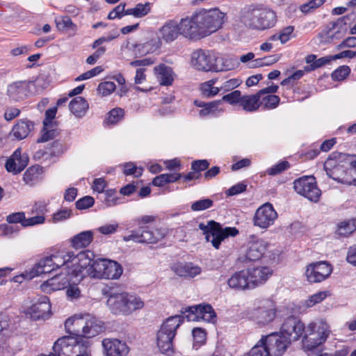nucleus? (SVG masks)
Returning a JSON list of instances; mask_svg holds the SVG:
<instances>
[{
  "mask_svg": "<svg viewBox=\"0 0 356 356\" xmlns=\"http://www.w3.org/2000/svg\"><path fill=\"white\" fill-rule=\"evenodd\" d=\"M29 314L34 321L47 319L51 316V304L49 298L44 296L29 308Z\"/></svg>",
  "mask_w": 356,
  "mask_h": 356,
  "instance_id": "412c9836",
  "label": "nucleus"
},
{
  "mask_svg": "<svg viewBox=\"0 0 356 356\" xmlns=\"http://www.w3.org/2000/svg\"><path fill=\"white\" fill-rule=\"evenodd\" d=\"M19 155V148H17L13 154L7 159L5 167L8 172H12L13 175L19 174L15 157L17 158Z\"/></svg>",
  "mask_w": 356,
  "mask_h": 356,
  "instance_id": "4d7b16f0",
  "label": "nucleus"
},
{
  "mask_svg": "<svg viewBox=\"0 0 356 356\" xmlns=\"http://www.w3.org/2000/svg\"><path fill=\"white\" fill-rule=\"evenodd\" d=\"M280 98L275 95H265L260 99V107L263 110L275 108L280 104Z\"/></svg>",
  "mask_w": 356,
  "mask_h": 356,
  "instance_id": "37998d69",
  "label": "nucleus"
},
{
  "mask_svg": "<svg viewBox=\"0 0 356 356\" xmlns=\"http://www.w3.org/2000/svg\"><path fill=\"white\" fill-rule=\"evenodd\" d=\"M250 273V283L252 289L264 284L272 275L273 270L268 266L248 268Z\"/></svg>",
  "mask_w": 356,
  "mask_h": 356,
  "instance_id": "393cba45",
  "label": "nucleus"
},
{
  "mask_svg": "<svg viewBox=\"0 0 356 356\" xmlns=\"http://www.w3.org/2000/svg\"><path fill=\"white\" fill-rule=\"evenodd\" d=\"M102 346L106 356H125L128 353L126 343L118 339H104Z\"/></svg>",
  "mask_w": 356,
  "mask_h": 356,
  "instance_id": "a878e982",
  "label": "nucleus"
},
{
  "mask_svg": "<svg viewBox=\"0 0 356 356\" xmlns=\"http://www.w3.org/2000/svg\"><path fill=\"white\" fill-rule=\"evenodd\" d=\"M306 327L298 318L290 316L286 318L282 327L281 332L287 338L291 339V341H298L299 339L303 337Z\"/></svg>",
  "mask_w": 356,
  "mask_h": 356,
  "instance_id": "2eb2a0df",
  "label": "nucleus"
},
{
  "mask_svg": "<svg viewBox=\"0 0 356 356\" xmlns=\"http://www.w3.org/2000/svg\"><path fill=\"white\" fill-rule=\"evenodd\" d=\"M221 103L222 100H216L208 102L203 108L199 111V115L201 118H205L209 115H216V113L217 111H222V109H218V106Z\"/></svg>",
  "mask_w": 356,
  "mask_h": 356,
  "instance_id": "c03bdc74",
  "label": "nucleus"
},
{
  "mask_svg": "<svg viewBox=\"0 0 356 356\" xmlns=\"http://www.w3.org/2000/svg\"><path fill=\"white\" fill-rule=\"evenodd\" d=\"M250 273L247 269L234 273L227 280L228 286L235 291L252 289L250 283Z\"/></svg>",
  "mask_w": 356,
  "mask_h": 356,
  "instance_id": "5701e85b",
  "label": "nucleus"
},
{
  "mask_svg": "<svg viewBox=\"0 0 356 356\" xmlns=\"http://www.w3.org/2000/svg\"><path fill=\"white\" fill-rule=\"evenodd\" d=\"M95 254L90 250L81 251L76 254L73 252L71 257V266L73 267L72 273L78 276L84 269H89L95 259Z\"/></svg>",
  "mask_w": 356,
  "mask_h": 356,
  "instance_id": "f3484780",
  "label": "nucleus"
},
{
  "mask_svg": "<svg viewBox=\"0 0 356 356\" xmlns=\"http://www.w3.org/2000/svg\"><path fill=\"white\" fill-rule=\"evenodd\" d=\"M293 188L298 194L314 202L318 201L321 195L313 176H305L296 179L293 181Z\"/></svg>",
  "mask_w": 356,
  "mask_h": 356,
  "instance_id": "1a4fd4ad",
  "label": "nucleus"
},
{
  "mask_svg": "<svg viewBox=\"0 0 356 356\" xmlns=\"http://www.w3.org/2000/svg\"><path fill=\"white\" fill-rule=\"evenodd\" d=\"M72 213L70 209L67 208L63 209L53 214L52 222L54 223L63 221L70 218Z\"/></svg>",
  "mask_w": 356,
  "mask_h": 356,
  "instance_id": "69168bd1",
  "label": "nucleus"
},
{
  "mask_svg": "<svg viewBox=\"0 0 356 356\" xmlns=\"http://www.w3.org/2000/svg\"><path fill=\"white\" fill-rule=\"evenodd\" d=\"M355 161V155L332 153L325 161L324 169L329 177L339 183L350 185L352 179L348 172L350 165Z\"/></svg>",
  "mask_w": 356,
  "mask_h": 356,
  "instance_id": "7ed1b4c3",
  "label": "nucleus"
},
{
  "mask_svg": "<svg viewBox=\"0 0 356 356\" xmlns=\"http://www.w3.org/2000/svg\"><path fill=\"white\" fill-rule=\"evenodd\" d=\"M213 204V201L211 199L206 198L194 202L191 208L193 211H200L211 208Z\"/></svg>",
  "mask_w": 356,
  "mask_h": 356,
  "instance_id": "3c124183",
  "label": "nucleus"
},
{
  "mask_svg": "<svg viewBox=\"0 0 356 356\" xmlns=\"http://www.w3.org/2000/svg\"><path fill=\"white\" fill-rule=\"evenodd\" d=\"M164 236L165 233L161 229L145 226L132 230L130 234L123 236V240L126 242L133 241L140 243L155 244Z\"/></svg>",
  "mask_w": 356,
  "mask_h": 356,
  "instance_id": "6e6552de",
  "label": "nucleus"
},
{
  "mask_svg": "<svg viewBox=\"0 0 356 356\" xmlns=\"http://www.w3.org/2000/svg\"><path fill=\"white\" fill-rule=\"evenodd\" d=\"M290 168V163L287 161H282L273 165L267 170V173L270 175H277Z\"/></svg>",
  "mask_w": 356,
  "mask_h": 356,
  "instance_id": "bf43d9fd",
  "label": "nucleus"
},
{
  "mask_svg": "<svg viewBox=\"0 0 356 356\" xmlns=\"http://www.w3.org/2000/svg\"><path fill=\"white\" fill-rule=\"evenodd\" d=\"M252 318L259 324L266 325L275 318L276 307L270 299L260 300L258 305L252 311Z\"/></svg>",
  "mask_w": 356,
  "mask_h": 356,
  "instance_id": "9b49d317",
  "label": "nucleus"
},
{
  "mask_svg": "<svg viewBox=\"0 0 356 356\" xmlns=\"http://www.w3.org/2000/svg\"><path fill=\"white\" fill-rule=\"evenodd\" d=\"M354 13L348 14L347 15L339 17L337 21L330 22L331 28L330 29H335L338 28L339 29H343L348 23H351L354 20Z\"/></svg>",
  "mask_w": 356,
  "mask_h": 356,
  "instance_id": "864d4df0",
  "label": "nucleus"
},
{
  "mask_svg": "<svg viewBox=\"0 0 356 356\" xmlns=\"http://www.w3.org/2000/svg\"><path fill=\"white\" fill-rule=\"evenodd\" d=\"M267 246V243L262 239L249 242L245 254L241 256L238 260L242 263L258 261L264 256Z\"/></svg>",
  "mask_w": 356,
  "mask_h": 356,
  "instance_id": "a211bd4d",
  "label": "nucleus"
},
{
  "mask_svg": "<svg viewBox=\"0 0 356 356\" xmlns=\"http://www.w3.org/2000/svg\"><path fill=\"white\" fill-rule=\"evenodd\" d=\"M124 116V110L120 108L112 109L106 118L107 123L114 124L118 123Z\"/></svg>",
  "mask_w": 356,
  "mask_h": 356,
  "instance_id": "052dcab7",
  "label": "nucleus"
},
{
  "mask_svg": "<svg viewBox=\"0 0 356 356\" xmlns=\"http://www.w3.org/2000/svg\"><path fill=\"white\" fill-rule=\"evenodd\" d=\"M196 23L198 24L202 38L216 32L223 24L225 14L218 8L201 9L195 13Z\"/></svg>",
  "mask_w": 356,
  "mask_h": 356,
  "instance_id": "20e7f679",
  "label": "nucleus"
},
{
  "mask_svg": "<svg viewBox=\"0 0 356 356\" xmlns=\"http://www.w3.org/2000/svg\"><path fill=\"white\" fill-rule=\"evenodd\" d=\"M193 337V348L198 349L206 341L207 333L201 327H195L192 331Z\"/></svg>",
  "mask_w": 356,
  "mask_h": 356,
  "instance_id": "49530a36",
  "label": "nucleus"
},
{
  "mask_svg": "<svg viewBox=\"0 0 356 356\" xmlns=\"http://www.w3.org/2000/svg\"><path fill=\"white\" fill-rule=\"evenodd\" d=\"M158 81L161 85L170 86L173 82V72L170 67L160 64L154 67Z\"/></svg>",
  "mask_w": 356,
  "mask_h": 356,
  "instance_id": "7c9ffc66",
  "label": "nucleus"
},
{
  "mask_svg": "<svg viewBox=\"0 0 356 356\" xmlns=\"http://www.w3.org/2000/svg\"><path fill=\"white\" fill-rule=\"evenodd\" d=\"M161 46L160 37H154L144 43L132 44L131 49L136 57H141L148 54L154 53Z\"/></svg>",
  "mask_w": 356,
  "mask_h": 356,
  "instance_id": "bb28decb",
  "label": "nucleus"
},
{
  "mask_svg": "<svg viewBox=\"0 0 356 356\" xmlns=\"http://www.w3.org/2000/svg\"><path fill=\"white\" fill-rule=\"evenodd\" d=\"M94 234L91 230L82 232L71 240L72 245L78 249L88 246L93 240Z\"/></svg>",
  "mask_w": 356,
  "mask_h": 356,
  "instance_id": "f704fd0d",
  "label": "nucleus"
},
{
  "mask_svg": "<svg viewBox=\"0 0 356 356\" xmlns=\"http://www.w3.org/2000/svg\"><path fill=\"white\" fill-rule=\"evenodd\" d=\"M261 97L258 92L254 95H243L240 106L247 112H254L260 108Z\"/></svg>",
  "mask_w": 356,
  "mask_h": 356,
  "instance_id": "473e14b6",
  "label": "nucleus"
},
{
  "mask_svg": "<svg viewBox=\"0 0 356 356\" xmlns=\"http://www.w3.org/2000/svg\"><path fill=\"white\" fill-rule=\"evenodd\" d=\"M73 256V252H68L64 253L63 252H58L56 254L49 256L51 259V263L55 268H59L65 265H67V268L70 267L69 264H71V257Z\"/></svg>",
  "mask_w": 356,
  "mask_h": 356,
  "instance_id": "e433bc0d",
  "label": "nucleus"
},
{
  "mask_svg": "<svg viewBox=\"0 0 356 356\" xmlns=\"http://www.w3.org/2000/svg\"><path fill=\"white\" fill-rule=\"evenodd\" d=\"M35 83L31 81H17L8 86L7 94L14 101L19 102L34 92Z\"/></svg>",
  "mask_w": 356,
  "mask_h": 356,
  "instance_id": "4468645a",
  "label": "nucleus"
},
{
  "mask_svg": "<svg viewBox=\"0 0 356 356\" xmlns=\"http://www.w3.org/2000/svg\"><path fill=\"white\" fill-rule=\"evenodd\" d=\"M66 147L63 141L56 140L48 147L49 154L51 156H59L66 151Z\"/></svg>",
  "mask_w": 356,
  "mask_h": 356,
  "instance_id": "09e8293b",
  "label": "nucleus"
},
{
  "mask_svg": "<svg viewBox=\"0 0 356 356\" xmlns=\"http://www.w3.org/2000/svg\"><path fill=\"white\" fill-rule=\"evenodd\" d=\"M41 173L42 168L39 165L31 166L24 172L23 180L26 184L33 186L39 181Z\"/></svg>",
  "mask_w": 356,
  "mask_h": 356,
  "instance_id": "4c0bfd02",
  "label": "nucleus"
},
{
  "mask_svg": "<svg viewBox=\"0 0 356 356\" xmlns=\"http://www.w3.org/2000/svg\"><path fill=\"white\" fill-rule=\"evenodd\" d=\"M216 54L212 51L197 49L193 52L191 63L197 70L215 72Z\"/></svg>",
  "mask_w": 356,
  "mask_h": 356,
  "instance_id": "f8f14e48",
  "label": "nucleus"
},
{
  "mask_svg": "<svg viewBox=\"0 0 356 356\" xmlns=\"http://www.w3.org/2000/svg\"><path fill=\"white\" fill-rule=\"evenodd\" d=\"M56 22L57 27L60 30L71 29L74 31L76 30V25L72 22L68 16L61 17L56 19Z\"/></svg>",
  "mask_w": 356,
  "mask_h": 356,
  "instance_id": "6e6d98bb",
  "label": "nucleus"
},
{
  "mask_svg": "<svg viewBox=\"0 0 356 356\" xmlns=\"http://www.w3.org/2000/svg\"><path fill=\"white\" fill-rule=\"evenodd\" d=\"M180 35L190 39L201 38L198 24L196 23L195 13L191 17L182 18L178 23Z\"/></svg>",
  "mask_w": 356,
  "mask_h": 356,
  "instance_id": "4be33fe9",
  "label": "nucleus"
},
{
  "mask_svg": "<svg viewBox=\"0 0 356 356\" xmlns=\"http://www.w3.org/2000/svg\"><path fill=\"white\" fill-rule=\"evenodd\" d=\"M277 213L270 203H265L257 209L254 216V225L265 229L272 225Z\"/></svg>",
  "mask_w": 356,
  "mask_h": 356,
  "instance_id": "dca6fc26",
  "label": "nucleus"
},
{
  "mask_svg": "<svg viewBox=\"0 0 356 356\" xmlns=\"http://www.w3.org/2000/svg\"><path fill=\"white\" fill-rule=\"evenodd\" d=\"M161 39L166 42H171L176 40L180 35L178 22L175 20L167 21L159 29Z\"/></svg>",
  "mask_w": 356,
  "mask_h": 356,
  "instance_id": "cd10ccee",
  "label": "nucleus"
},
{
  "mask_svg": "<svg viewBox=\"0 0 356 356\" xmlns=\"http://www.w3.org/2000/svg\"><path fill=\"white\" fill-rule=\"evenodd\" d=\"M172 270L179 276L194 277L201 273V268L192 263H179L172 267Z\"/></svg>",
  "mask_w": 356,
  "mask_h": 356,
  "instance_id": "c756f323",
  "label": "nucleus"
},
{
  "mask_svg": "<svg viewBox=\"0 0 356 356\" xmlns=\"http://www.w3.org/2000/svg\"><path fill=\"white\" fill-rule=\"evenodd\" d=\"M34 123L28 120H19L13 127L12 133L15 138L19 140L26 138L33 130Z\"/></svg>",
  "mask_w": 356,
  "mask_h": 356,
  "instance_id": "c85d7f7f",
  "label": "nucleus"
},
{
  "mask_svg": "<svg viewBox=\"0 0 356 356\" xmlns=\"http://www.w3.org/2000/svg\"><path fill=\"white\" fill-rule=\"evenodd\" d=\"M325 1V0H310L309 2L300 6V10L303 13L307 14L322 6Z\"/></svg>",
  "mask_w": 356,
  "mask_h": 356,
  "instance_id": "e2e57ef3",
  "label": "nucleus"
},
{
  "mask_svg": "<svg viewBox=\"0 0 356 356\" xmlns=\"http://www.w3.org/2000/svg\"><path fill=\"white\" fill-rule=\"evenodd\" d=\"M183 315H175L165 319L156 333V346L162 354L171 355L174 353V340L177 331L184 322V318L188 321L203 320L214 322L216 314L209 304H200L182 308Z\"/></svg>",
  "mask_w": 356,
  "mask_h": 356,
  "instance_id": "f03ea898",
  "label": "nucleus"
},
{
  "mask_svg": "<svg viewBox=\"0 0 356 356\" xmlns=\"http://www.w3.org/2000/svg\"><path fill=\"white\" fill-rule=\"evenodd\" d=\"M125 3H120L118 6L115 7L108 15V19H114L115 18H122L125 16Z\"/></svg>",
  "mask_w": 356,
  "mask_h": 356,
  "instance_id": "774afa93",
  "label": "nucleus"
},
{
  "mask_svg": "<svg viewBox=\"0 0 356 356\" xmlns=\"http://www.w3.org/2000/svg\"><path fill=\"white\" fill-rule=\"evenodd\" d=\"M95 200L91 196H85L76 202V208L79 210L87 209L93 206Z\"/></svg>",
  "mask_w": 356,
  "mask_h": 356,
  "instance_id": "338daca9",
  "label": "nucleus"
},
{
  "mask_svg": "<svg viewBox=\"0 0 356 356\" xmlns=\"http://www.w3.org/2000/svg\"><path fill=\"white\" fill-rule=\"evenodd\" d=\"M332 271V266L327 262H314L307 266L305 276L309 283H318L327 279Z\"/></svg>",
  "mask_w": 356,
  "mask_h": 356,
  "instance_id": "ddd939ff",
  "label": "nucleus"
},
{
  "mask_svg": "<svg viewBox=\"0 0 356 356\" xmlns=\"http://www.w3.org/2000/svg\"><path fill=\"white\" fill-rule=\"evenodd\" d=\"M122 268L118 262L106 259H97L89 269L88 274L95 278L118 279L122 274Z\"/></svg>",
  "mask_w": 356,
  "mask_h": 356,
  "instance_id": "0eeeda50",
  "label": "nucleus"
},
{
  "mask_svg": "<svg viewBox=\"0 0 356 356\" xmlns=\"http://www.w3.org/2000/svg\"><path fill=\"white\" fill-rule=\"evenodd\" d=\"M216 81V79H212L201 84L200 91L202 96L209 98L214 97L220 92V88L214 86Z\"/></svg>",
  "mask_w": 356,
  "mask_h": 356,
  "instance_id": "79ce46f5",
  "label": "nucleus"
},
{
  "mask_svg": "<svg viewBox=\"0 0 356 356\" xmlns=\"http://www.w3.org/2000/svg\"><path fill=\"white\" fill-rule=\"evenodd\" d=\"M50 257H44L40 260L33 268L32 277L38 276L42 274L51 273L55 270Z\"/></svg>",
  "mask_w": 356,
  "mask_h": 356,
  "instance_id": "c9c22d12",
  "label": "nucleus"
},
{
  "mask_svg": "<svg viewBox=\"0 0 356 356\" xmlns=\"http://www.w3.org/2000/svg\"><path fill=\"white\" fill-rule=\"evenodd\" d=\"M332 56H328L316 59V60L313 64L305 66L304 71L311 72L322 66H324L325 65L334 60Z\"/></svg>",
  "mask_w": 356,
  "mask_h": 356,
  "instance_id": "13d9d810",
  "label": "nucleus"
},
{
  "mask_svg": "<svg viewBox=\"0 0 356 356\" xmlns=\"http://www.w3.org/2000/svg\"><path fill=\"white\" fill-rule=\"evenodd\" d=\"M259 6H251L243 10L241 15V22L248 28L254 30H261Z\"/></svg>",
  "mask_w": 356,
  "mask_h": 356,
  "instance_id": "b1692460",
  "label": "nucleus"
},
{
  "mask_svg": "<svg viewBox=\"0 0 356 356\" xmlns=\"http://www.w3.org/2000/svg\"><path fill=\"white\" fill-rule=\"evenodd\" d=\"M242 95L240 90H234L225 95H224L222 98V102L225 101L228 102L230 104H239L241 100Z\"/></svg>",
  "mask_w": 356,
  "mask_h": 356,
  "instance_id": "0e129e2a",
  "label": "nucleus"
},
{
  "mask_svg": "<svg viewBox=\"0 0 356 356\" xmlns=\"http://www.w3.org/2000/svg\"><path fill=\"white\" fill-rule=\"evenodd\" d=\"M261 339H264V344L270 356H282L291 343V339L286 336L277 332L262 336Z\"/></svg>",
  "mask_w": 356,
  "mask_h": 356,
  "instance_id": "9d476101",
  "label": "nucleus"
},
{
  "mask_svg": "<svg viewBox=\"0 0 356 356\" xmlns=\"http://www.w3.org/2000/svg\"><path fill=\"white\" fill-rule=\"evenodd\" d=\"M151 10L150 3H138L134 8L126 10L125 15H133L135 17L140 18L147 15Z\"/></svg>",
  "mask_w": 356,
  "mask_h": 356,
  "instance_id": "a19ab883",
  "label": "nucleus"
},
{
  "mask_svg": "<svg viewBox=\"0 0 356 356\" xmlns=\"http://www.w3.org/2000/svg\"><path fill=\"white\" fill-rule=\"evenodd\" d=\"M350 68L348 65H342L336 69L331 74L334 81H343L350 74Z\"/></svg>",
  "mask_w": 356,
  "mask_h": 356,
  "instance_id": "5fc2aeb1",
  "label": "nucleus"
},
{
  "mask_svg": "<svg viewBox=\"0 0 356 356\" xmlns=\"http://www.w3.org/2000/svg\"><path fill=\"white\" fill-rule=\"evenodd\" d=\"M70 272H60L56 274L51 278L48 279L41 284V289L44 292L50 293L66 288L71 281L69 276Z\"/></svg>",
  "mask_w": 356,
  "mask_h": 356,
  "instance_id": "6ab92c4d",
  "label": "nucleus"
},
{
  "mask_svg": "<svg viewBox=\"0 0 356 356\" xmlns=\"http://www.w3.org/2000/svg\"><path fill=\"white\" fill-rule=\"evenodd\" d=\"M244 356H270L265 344L264 339L260 340Z\"/></svg>",
  "mask_w": 356,
  "mask_h": 356,
  "instance_id": "a18cd8bd",
  "label": "nucleus"
},
{
  "mask_svg": "<svg viewBox=\"0 0 356 356\" xmlns=\"http://www.w3.org/2000/svg\"><path fill=\"white\" fill-rule=\"evenodd\" d=\"M115 84L112 81H104L99 84L97 91L102 96H107L115 90Z\"/></svg>",
  "mask_w": 356,
  "mask_h": 356,
  "instance_id": "680f3d73",
  "label": "nucleus"
},
{
  "mask_svg": "<svg viewBox=\"0 0 356 356\" xmlns=\"http://www.w3.org/2000/svg\"><path fill=\"white\" fill-rule=\"evenodd\" d=\"M356 229L355 220L341 222L338 227V234L341 236H348Z\"/></svg>",
  "mask_w": 356,
  "mask_h": 356,
  "instance_id": "de8ad7c7",
  "label": "nucleus"
},
{
  "mask_svg": "<svg viewBox=\"0 0 356 356\" xmlns=\"http://www.w3.org/2000/svg\"><path fill=\"white\" fill-rule=\"evenodd\" d=\"M88 107L87 101L82 97L74 98L69 104L70 111L77 118L83 117Z\"/></svg>",
  "mask_w": 356,
  "mask_h": 356,
  "instance_id": "72a5a7b5",
  "label": "nucleus"
},
{
  "mask_svg": "<svg viewBox=\"0 0 356 356\" xmlns=\"http://www.w3.org/2000/svg\"><path fill=\"white\" fill-rule=\"evenodd\" d=\"M328 325L323 321H314L309 323L302 337V346L308 351L314 350L324 343L330 334Z\"/></svg>",
  "mask_w": 356,
  "mask_h": 356,
  "instance_id": "39448f33",
  "label": "nucleus"
},
{
  "mask_svg": "<svg viewBox=\"0 0 356 356\" xmlns=\"http://www.w3.org/2000/svg\"><path fill=\"white\" fill-rule=\"evenodd\" d=\"M126 302H127V315L132 313L136 309H140L143 307L144 302L140 298L136 295L129 294L126 293Z\"/></svg>",
  "mask_w": 356,
  "mask_h": 356,
  "instance_id": "ea45409f",
  "label": "nucleus"
},
{
  "mask_svg": "<svg viewBox=\"0 0 356 356\" xmlns=\"http://www.w3.org/2000/svg\"><path fill=\"white\" fill-rule=\"evenodd\" d=\"M261 31L273 27L277 22L276 13L270 8L259 6Z\"/></svg>",
  "mask_w": 356,
  "mask_h": 356,
  "instance_id": "2f4dec72",
  "label": "nucleus"
},
{
  "mask_svg": "<svg viewBox=\"0 0 356 356\" xmlns=\"http://www.w3.org/2000/svg\"><path fill=\"white\" fill-rule=\"evenodd\" d=\"M67 332L72 337H64L58 339L53 346V353L48 355L39 356H81L88 352L90 342L104 330V323L90 314L80 318H69L65 322Z\"/></svg>",
  "mask_w": 356,
  "mask_h": 356,
  "instance_id": "f257e3e1",
  "label": "nucleus"
},
{
  "mask_svg": "<svg viewBox=\"0 0 356 356\" xmlns=\"http://www.w3.org/2000/svg\"><path fill=\"white\" fill-rule=\"evenodd\" d=\"M198 227L203 232L205 235V239L208 242H211L212 245L218 249L221 242L229 236H235L238 234V231L236 227H226L222 229L220 223L209 220L207 225L201 222Z\"/></svg>",
  "mask_w": 356,
  "mask_h": 356,
  "instance_id": "423d86ee",
  "label": "nucleus"
},
{
  "mask_svg": "<svg viewBox=\"0 0 356 356\" xmlns=\"http://www.w3.org/2000/svg\"><path fill=\"white\" fill-rule=\"evenodd\" d=\"M215 72L228 71L235 68L238 62L236 59L227 58L216 54Z\"/></svg>",
  "mask_w": 356,
  "mask_h": 356,
  "instance_id": "58836bf2",
  "label": "nucleus"
},
{
  "mask_svg": "<svg viewBox=\"0 0 356 356\" xmlns=\"http://www.w3.org/2000/svg\"><path fill=\"white\" fill-rule=\"evenodd\" d=\"M329 296V292L327 291H319L305 301V305L307 307L314 306L316 304L321 302Z\"/></svg>",
  "mask_w": 356,
  "mask_h": 356,
  "instance_id": "603ef678",
  "label": "nucleus"
},
{
  "mask_svg": "<svg viewBox=\"0 0 356 356\" xmlns=\"http://www.w3.org/2000/svg\"><path fill=\"white\" fill-rule=\"evenodd\" d=\"M108 296L107 305L113 313L127 315L126 292L118 293L110 289L106 292Z\"/></svg>",
  "mask_w": 356,
  "mask_h": 356,
  "instance_id": "aec40b11",
  "label": "nucleus"
},
{
  "mask_svg": "<svg viewBox=\"0 0 356 356\" xmlns=\"http://www.w3.org/2000/svg\"><path fill=\"white\" fill-rule=\"evenodd\" d=\"M41 133V136L37 139V143H44L49 140H52L58 134V132L56 129H52V127H47L45 128L44 126Z\"/></svg>",
  "mask_w": 356,
  "mask_h": 356,
  "instance_id": "8fccbe9b",
  "label": "nucleus"
}]
</instances>
